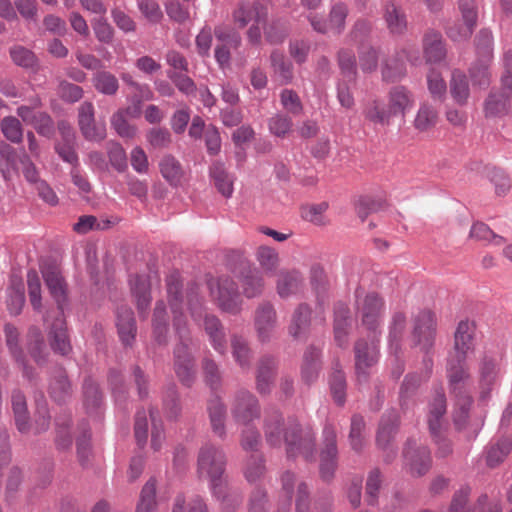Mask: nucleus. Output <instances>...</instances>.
Instances as JSON below:
<instances>
[{
  "label": "nucleus",
  "instance_id": "nucleus-1",
  "mask_svg": "<svg viewBox=\"0 0 512 512\" xmlns=\"http://www.w3.org/2000/svg\"><path fill=\"white\" fill-rule=\"evenodd\" d=\"M264 434L267 443L280 447L285 443L288 458L303 457L306 461L315 460V433L309 427L302 428L297 419L284 420L277 410L266 413Z\"/></svg>",
  "mask_w": 512,
  "mask_h": 512
},
{
  "label": "nucleus",
  "instance_id": "nucleus-2",
  "mask_svg": "<svg viewBox=\"0 0 512 512\" xmlns=\"http://www.w3.org/2000/svg\"><path fill=\"white\" fill-rule=\"evenodd\" d=\"M166 290L170 309L173 314V327L180 340L174 350L175 372L181 383L189 387L195 380V371L193 358L189 352V329L186 316L183 312L184 295L182 292L181 277L178 272H172L166 277Z\"/></svg>",
  "mask_w": 512,
  "mask_h": 512
},
{
  "label": "nucleus",
  "instance_id": "nucleus-3",
  "mask_svg": "<svg viewBox=\"0 0 512 512\" xmlns=\"http://www.w3.org/2000/svg\"><path fill=\"white\" fill-rule=\"evenodd\" d=\"M386 104L379 99L368 101L362 114L366 121L381 127L390 126L392 119L399 117L404 120L415 106V95L404 85H396L388 90Z\"/></svg>",
  "mask_w": 512,
  "mask_h": 512
},
{
  "label": "nucleus",
  "instance_id": "nucleus-4",
  "mask_svg": "<svg viewBox=\"0 0 512 512\" xmlns=\"http://www.w3.org/2000/svg\"><path fill=\"white\" fill-rule=\"evenodd\" d=\"M446 375L450 393L455 398L453 421L457 430H466L472 424L469 420V411L472 398L468 391L470 373L466 365V359L448 356Z\"/></svg>",
  "mask_w": 512,
  "mask_h": 512
},
{
  "label": "nucleus",
  "instance_id": "nucleus-5",
  "mask_svg": "<svg viewBox=\"0 0 512 512\" xmlns=\"http://www.w3.org/2000/svg\"><path fill=\"white\" fill-rule=\"evenodd\" d=\"M226 454L223 449L210 442L205 443L199 450L197 458V473L199 478L209 481L212 494L223 492L225 477Z\"/></svg>",
  "mask_w": 512,
  "mask_h": 512
},
{
  "label": "nucleus",
  "instance_id": "nucleus-6",
  "mask_svg": "<svg viewBox=\"0 0 512 512\" xmlns=\"http://www.w3.org/2000/svg\"><path fill=\"white\" fill-rule=\"evenodd\" d=\"M185 297L193 320L198 322L203 317L204 330L208 335L211 346L216 352L224 355L227 349L226 333L219 318L204 312L203 298L199 295L196 285H192L187 290Z\"/></svg>",
  "mask_w": 512,
  "mask_h": 512
},
{
  "label": "nucleus",
  "instance_id": "nucleus-7",
  "mask_svg": "<svg viewBox=\"0 0 512 512\" xmlns=\"http://www.w3.org/2000/svg\"><path fill=\"white\" fill-rule=\"evenodd\" d=\"M268 17V11L258 0H240L232 12L233 23L240 29L248 27L247 41L259 45L262 40V27Z\"/></svg>",
  "mask_w": 512,
  "mask_h": 512
},
{
  "label": "nucleus",
  "instance_id": "nucleus-8",
  "mask_svg": "<svg viewBox=\"0 0 512 512\" xmlns=\"http://www.w3.org/2000/svg\"><path fill=\"white\" fill-rule=\"evenodd\" d=\"M428 426L437 446V456L447 457L452 453V443L446 438L443 417L446 413V397L442 388L437 389L428 406Z\"/></svg>",
  "mask_w": 512,
  "mask_h": 512
},
{
  "label": "nucleus",
  "instance_id": "nucleus-9",
  "mask_svg": "<svg viewBox=\"0 0 512 512\" xmlns=\"http://www.w3.org/2000/svg\"><path fill=\"white\" fill-rule=\"evenodd\" d=\"M356 315L369 331L376 332L385 310L383 298L376 292L365 293L358 288L355 291Z\"/></svg>",
  "mask_w": 512,
  "mask_h": 512
},
{
  "label": "nucleus",
  "instance_id": "nucleus-10",
  "mask_svg": "<svg viewBox=\"0 0 512 512\" xmlns=\"http://www.w3.org/2000/svg\"><path fill=\"white\" fill-rule=\"evenodd\" d=\"M210 295L218 307L226 313L239 314L243 300L238 291L237 283L229 276H220L208 282Z\"/></svg>",
  "mask_w": 512,
  "mask_h": 512
},
{
  "label": "nucleus",
  "instance_id": "nucleus-11",
  "mask_svg": "<svg viewBox=\"0 0 512 512\" xmlns=\"http://www.w3.org/2000/svg\"><path fill=\"white\" fill-rule=\"evenodd\" d=\"M281 498L278 503V512H289L292 504L294 488L297 484L296 512H309V492L304 482L297 483L295 475L289 471L281 477Z\"/></svg>",
  "mask_w": 512,
  "mask_h": 512
},
{
  "label": "nucleus",
  "instance_id": "nucleus-12",
  "mask_svg": "<svg viewBox=\"0 0 512 512\" xmlns=\"http://www.w3.org/2000/svg\"><path fill=\"white\" fill-rule=\"evenodd\" d=\"M436 328V317L430 310H422L415 316L412 331L413 344L425 354H429L434 346Z\"/></svg>",
  "mask_w": 512,
  "mask_h": 512
},
{
  "label": "nucleus",
  "instance_id": "nucleus-13",
  "mask_svg": "<svg viewBox=\"0 0 512 512\" xmlns=\"http://www.w3.org/2000/svg\"><path fill=\"white\" fill-rule=\"evenodd\" d=\"M230 412L235 423L249 425L260 417L259 401L250 391L240 389L231 400Z\"/></svg>",
  "mask_w": 512,
  "mask_h": 512
},
{
  "label": "nucleus",
  "instance_id": "nucleus-14",
  "mask_svg": "<svg viewBox=\"0 0 512 512\" xmlns=\"http://www.w3.org/2000/svg\"><path fill=\"white\" fill-rule=\"evenodd\" d=\"M337 434L334 426L326 423L322 431L320 451V474L324 480H330L337 467Z\"/></svg>",
  "mask_w": 512,
  "mask_h": 512
},
{
  "label": "nucleus",
  "instance_id": "nucleus-15",
  "mask_svg": "<svg viewBox=\"0 0 512 512\" xmlns=\"http://www.w3.org/2000/svg\"><path fill=\"white\" fill-rule=\"evenodd\" d=\"M512 108V78H501V89L491 90L484 102V113L487 118L506 115Z\"/></svg>",
  "mask_w": 512,
  "mask_h": 512
},
{
  "label": "nucleus",
  "instance_id": "nucleus-16",
  "mask_svg": "<svg viewBox=\"0 0 512 512\" xmlns=\"http://www.w3.org/2000/svg\"><path fill=\"white\" fill-rule=\"evenodd\" d=\"M379 341L373 336L369 341L359 339L354 346L355 368L357 380L359 383L366 382L368 379L367 369L378 362L379 359Z\"/></svg>",
  "mask_w": 512,
  "mask_h": 512
},
{
  "label": "nucleus",
  "instance_id": "nucleus-17",
  "mask_svg": "<svg viewBox=\"0 0 512 512\" xmlns=\"http://www.w3.org/2000/svg\"><path fill=\"white\" fill-rule=\"evenodd\" d=\"M404 463L413 476H422L431 466L430 450L426 446H417L415 441L408 440L404 449Z\"/></svg>",
  "mask_w": 512,
  "mask_h": 512
},
{
  "label": "nucleus",
  "instance_id": "nucleus-18",
  "mask_svg": "<svg viewBox=\"0 0 512 512\" xmlns=\"http://www.w3.org/2000/svg\"><path fill=\"white\" fill-rule=\"evenodd\" d=\"M78 125L84 138L88 141L101 142L106 138L105 124H96L94 106L91 102H83L78 111Z\"/></svg>",
  "mask_w": 512,
  "mask_h": 512
},
{
  "label": "nucleus",
  "instance_id": "nucleus-19",
  "mask_svg": "<svg viewBox=\"0 0 512 512\" xmlns=\"http://www.w3.org/2000/svg\"><path fill=\"white\" fill-rule=\"evenodd\" d=\"M277 324V315L273 305L262 302L255 311L254 327L257 338L261 343H268L274 335Z\"/></svg>",
  "mask_w": 512,
  "mask_h": 512
},
{
  "label": "nucleus",
  "instance_id": "nucleus-20",
  "mask_svg": "<svg viewBox=\"0 0 512 512\" xmlns=\"http://www.w3.org/2000/svg\"><path fill=\"white\" fill-rule=\"evenodd\" d=\"M475 325L468 320L458 323L454 333L453 350L449 356L466 359L473 354L475 349Z\"/></svg>",
  "mask_w": 512,
  "mask_h": 512
},
{
  "label": "nucleus",
  "instance_id": "nucleus-21",
  "mask_svg": "<svg viewBox=\"0 0 512 512\" xmlns=\"http://www.w3.org/2000/svg\"><path fill=\"white\" fill-rule=\"evenodd\" d=\"M41 272L51 297L57 303V312H64L67 286L61 271L56 266H46L42 268Z\"/></svg>",
  "mask_w": 512,
  "mask_h": 512
},
{
  "label": "nucleus",
  "instance_id": "nucleus-22",
  "mask_svg": "<svg viewBox=\"0 0 512 512\" xmlns=\"http://www.w3.org/2000/svg\"><path fill=\"white\" fill-rule=\"evenodd\" d=\"M501 358L498 355L485 354L479 362V383L482 393L490 392L501 376Z\"/></svg>",
  "mask_w": 512,
  "mask_h": 512
},
{
  "label": "nucleus",
  "instance_id": "nucleus-23",
  "mask_svg": "<svg viewBox=\"0 0 512 512\" xmlns=\"http://www.w3.org/2000/svg\"><path fill=\"white\" fill-rule=\"evenodd\" d=\"M459 10L464 21L461 32H455L454 28L447 29V35L453 41H463L470 38L477 23L478 11L474 0H459Z\"/></svg>",
  "mask_w": 512,
  "mask_h": 512
},
{
  "label": "nucleus",
  "instance_id": "nucleus-24",
  "mask_svg": "<svg viewBox=\"0 0 512 512\" xmlns=\"http://www.w3.org/2000/svg\"><path fill=\"white\" fill-rule=\"evenodd\" d=\"M48 338L50 346L55 353L65 356L71 352L72 346L63 312H57V316L49 328Z\"/></svg>",
  "mask_w": 512,
  "mask_h": 512
},
{
  "label": "nucleus",
  "instance_id": "nucleus-25",
  "mask_svg": "<svg viewBox=\"0 0 512 512\" xmlns=\"http://www.w3.org/2000/svg\"><path fill=\"white\" fill-rule=\"evenodd\" d=\"M243 295L248 298L259 297L264 290V279L261 273L254 267H251L249 263L242 264V270L237 276Z\"/></svg>",
  "mask_w": 512,
  "mask_h": 512
},
{
  "label": "nucleus",
  "instance_id": "nucleus-26",
  "mask_svg": "<svg viewBox=\"0 0 512 512\" xmlns=\"http://www.w3.org/2000/svg\"><path fill=\"white\" fill-rule=\"evenodd\" d=\"M131 292L136 299L137 309L139 315L142 317L147 316V311L151 303V280L146 275H135L129 279Z\"/></svg>",
  "mask_w": 512,
  "mask_h": 512
},
{
  "label": "nucleus",
  "instance_id": "nucleus-27",
  "mask_svg": "<svg viewBox=\"0 0 512 512\" xmlns=\"http://www.w3.org/2000/svg\"><path fill=\"white\" fill-rule=\"evenodd\" d=\"M207 412L209 415L210 426L213 433L221 440L226 438V406L218 395H213L208 401Z\"/></svg>",
  "mask_w": 512,
  "mask_h": 512
},
{
  "label": "nucleus",
  "instance_id": "nucleus-28",
  "mask_svg": "<svg viewBox=\"0 0 512 512\" xmlns=\"http://www.w3.org/2000/svg\"><path fill=\"white\" fill-rule=\"evenodd\" d=\"M423 53L427 63H440L446 57V48L440 32L428 30L423 36Z\"/></svg>",
  "mask_w": 512,
  "mask_h": 512
},
{
  "label": "nucleus",
  "instance_id": "nucleus-29",
  "mask_svg": "<svg viewBox=\"0 0 512 512\" xmlns=\"http://www.w3.org/2000/svg\"><path fill=\"white\" fill-rule=\"evenodd\" d=\"M303 285L304 277L299 270H282L277 277L276 290L281 298H288L300 292Z\"/></svg>",
  "mask_w": 512,
  "mask_h": 512
},
{
  "label": "nucleus",
  "instance_id": "nucleus-30",
  "mask_svg": "<svg viewBox=\"0 0 512 512\" xmlns=\"http://www.w3.org/2000/svg\"><path fill=\"white\" fill-rule=\"evenodd\" d=\"M406 327V317L402 312H396L393 314L391 323L389 326V350L392 354H394V360L397 362V370L393 371V375L395 377H399L402 373V370L399 369L398 364V352L400 349V343L402 340V336Z\"/></svg>",
  "mask_w": 512,
  "mask_h": 512
},
{
  "label": "nucleus",
  "instance_id": "nucleus-31",
  "mask_svg": "<svg viewBox=\"0 0 512 512\" xmlns=\"http://www.w3.org/2000/svg\"><path fill=\"white\" fill-rule=\"evenodd\" d=\"M118 334L124 345L129 346L135 339L136 323L131 308L121 306L117 309Z\"/></svg>",
  "mask_w": 512,
  "mask_h": 512
},
{
  "label": "nucleus",
  "instance_id": "nucleus-32",
  "mask_svg": "<svg viewBox=\"0 0 512 512\" xmlns=\"http://www.w3.org/2000/svg\"><path fill=\"white\" fill-rule=\"evenodd\" d=\"M168 319L169 317L164 301H157L153 312L152 330L154 340L160 345L165 344L168 339Z\"/></svg>",
  "mask_w": 512,
  "mask_h": 512
},
{
  "label": "nucleus",
  "instance_id": "nucleus-33",
  "mask_svg": "<svg viewBox=\"0 0 512 512\" xmlns=\"http://www.w3.org/2000/svg\"><path fill=\"white\" fill-rule=\"evenodd\" d=\"M210 176L214 181L217 190L226 198H230L233 194L234 178L229 174L222 162L215 161L210 166Z\"/></svg>",
  "mask_w": 512,
  "mask_h": 512
},
{
  "label": "nucleus",
  "instance_id": "nucleus-34",
  "mask_svg": "<svg viewBox=\"0 0 512 512\" xmlns=\"http://www.w3.org/2000/svg\"><path fill=\"white\" fill-rule=\"evenodd\" d=\"M437 121V109L427 101L421 102L413 120L415 130L418 132H426L433 128L437 124Z\"/></svg>",
  "mask_w": 512,
  "mask_h": 512
},
{
  "label": "nucleus",
  "instance_id": "nucleus-35",
  "mask_svg": "<svg viewBox=\"0 0 512 512\" xmlns=\"http://www.w3.org/2000/svg\"><path fill=\"white\" fill-rule=\"evenodd\" d=\"M383 17L390 33L394 35H401L406 31V14L394 3L389 2L385 5Z\"/></svg>",
  "mask_w": 512,
  "mask_h": 512
},
{
  "label": "nucleus",
  "instance_id": "nucleus-36",
  "mask_svg": "<svg viewBox=\"0 0 512 512\" xmlns=\"http://www.w3.org/2000/svg\"><path fill=\"white\" fill-rule=\"evenodd\" d=\"M397 427L398 414L396 411L391 410L382 416L376 437L379 447L385 449L389 445L396 433Z\"/></svg>",
  "mask_w": 512,
  "mask_h": 512
},
{
  "label": "nucleus",
  "instance_id": "nucleus-37",
  "mask_svg": "<svg viewBox=\"0 0 512 512\" xmlns=\"http://www.w3.org/2000/svg\"><path fill=\"white\" fill-rule=\"evenodd\" d=\"M4 331H5V336H6V343H7V346L9 348L11 354L13 355L15 360L22 365L23 376L30 381L33 380L34 379L33 369L28 367V365L24 362L23 353L18 347L19 334H18L17 329L10 324H6Z\"/></svg>",
  "mask_w": 512,
  "mask_h": 512
},
{
  "label": "nucleus",
  "instance_id": "nucleus-38",
  "mask_svg": "<svg viewBox=\"0 0 512 512\" xmlns=\"http://www.w3.org/2000/svg\"><path fill=\"white\" fill-rule=\"evenodd\" d=\"M320 367V350L315 347H309L304 353L301 369L303 381L307 384L316 381L319 376Z\"/></svg>",
  "mask_w": 512,
  "mask_h": 512
},
{
  "label": "nucleus",
  "instance_id": "nucleus-39",
  "mask_svg": "<svg viewBox=\"0 0 512 512\" xmlns=\"http://www.w3.org/2000/svg\"><path fill=\"white\" fill-rule=\"evenodd\" d=\"M407 74L405 61L399 52L388 58L382 67V78L386 82L394 83L402 80Z\"/></svg>",
  "mask_w": 512,
  "mask_h": 512
},
{
  "label": "nucleus",
  "instance_id": "nucleus-40",
  "mask_svg": "<svg viewBox=\"0 0 512 512\" xmlns=\"http://www.w3.org/2000/svg\"><path fill=\"white\" fill-rule=\"evenodd\" d=\"M11 402L17 429L21 433H26L29 430V422L25 395L19 389H15L12 391Z\"/></svg>",
  "mask_w": 512,
  "mask_h": 512
},
{
  "label": "nucleus",
  "instance_id": "nucleus-41",
  "mask_svg": "<svg viewBox=\"0 0 512 512\" xmlns=\"http://www.w3.org/2000/svg\"><path fill=\"white\" fill-rule=\"evenodd\" d=\"M311 320V309L307 304H300L294 311L289 326V334L293 338H300L303 336Z\"/></svg>",
  "mask_w": 512,
  "mask_h": 512
},
{
  "label": "nucleus",
  "instance_id": "nucleus-42",
  "mask_svg": "<svg viewBox=\"0 0 512 512\" xmlns=\"http://www.w3.org/2000/svg\"><path fill=\"white\" fill-rule=\"evenodd\" d=\"M231 348L235 362L243 370L250 369L252 353L248 341L244 337L234 334L231 337Z\"/></svg>",
  "mask_w": 512,
  "mask_h": 512
},
{
  "label": "nucleus",
  "instance_id": "nucleus-43",
  "mask_svg": "<svg viewBox=\"0 0 512 512\" xmlns=\"http://www.w3.org/2000/svg\"><path fill=\"white\" fill-rule=\"evenodd\" d=\"M0 172L5 180H11L17 174V154L7 143L0 144Z\"/></svg>",
  "mask_w": 512,
  "mask_h": 512
},
{
  "label": "nucleus",
  "instance_id": "nucleus-44",
  "mask_svg": "<svg viewBox=\"0 0 512 512\" xmlns=\"http://www.w3.org/2000/svg\"><path fill=\"white\" fill-rule=\"evenodd\" d=\"M49 392L54 401L58 403L65 402L71 395V385L65 372L58 369L50 381Z\"/></svg>",
  "mask_w": 512,
  "mask_h": 512
},
{
  "label": "nucleus",
  "instance_id": "nucleus-45",
  "mask_svg": "<svg viewBox=\"0 0 512 512\" xmlns=\"http://www.w3.org/2000/svg\"><path fill=\"white\" fill-rule=\"evenodd\" d=\"M25 303L24 287L21 279L12 277L8 288L7 308L12 315H18Z\"/></svg>",
  "mask_w": 512,
  "mask_h": 512
},
{
  "label": "nucleus",
  "instance_id": "nucleus-46",
  "mask_svg": "<svg viewBox=\"0 0 512 512\" xmlns=\"http://www.w3.org/2000/svg\"><path fill=\"white\" fill-rule=\"evenodd\" d=\"M159 167L160 172L166 181L173 186L180 184L183 171L179 161H177L173 156H164L159 163Z\"/></svg>",
  "mask_w": 512,
  "mask_h": 512
},
{
  "label": "nucleus",
  "instance_id": "nucleus-47",
  "mask_svg": "<svg viewBox=\"0 0 512 512\" xmlns=\"http://www.w3.org/2000/svg\"><path fill=\"white\" fill-rule=\"evenodd\" d=\"M28 337V350L30 355L39 365L44 364L46 362L47 351L41 331L33 327L29 330Z\"/></svg>",
  "mask_w": 512,
  "mask_h": 512
},
{
  "label": "nucleus",
  "instance_id": "nucleus-48",
  "mask_svg": "<svg viewBox=\"0 0 512 512\" xmlns=\"http://www.w3.org/2000/svg\"><path fill=\"white\" fill-rule=\"evenodd\" d=\"M156 508V482L151 478L145 483L140 492L136 512H155Z\"/></svg>",
  "mask_w": 512,
  "mask_h": 512
},
{
  "label": "nucleus",
  "instance_id": "nucleus-49",
  "mask_svg": "<svg viewBox=\"0 0 512 512\" xmlns=\"http://www.w3.org/2000/svg\"><path fill=\"white\" fill-rule=\"evenodd\" d=\"M95 89L104 95H115L119 88L118 79L108 71H98L92 78Z\"/></svg>",
  "mask_w": 512,
  "mask_h": 512
},
{
  "label": "nucleus",
  "instance_id": "nucleus-50",
  "mask_svg": "<svg viewBox=\"0 0 512 512\" xmlns=\"http://www.w3.org/2000/svg\"><path fill=\"white\" fill-rule=\"evenodd\" d=\"M263 33L270 44H281L289 34V27L286 21L274 19L264 26Z\"/></svg>",
  "mask_w": 512,
  "mask_h": 512
},
{
  "label": "nucleus",
  "instance_id": "nucleus-51",
  "mask_svg": "<svg viewBox=\"0 0 512 512\" xmlns=\"http://www.w3.org/2000/svg\"><path fill=\"white\" fill-rule=\"evenodd\" d=\"M450 91L453 99L460 105L466 104L469 95V84L465 74L454 72L450 82Z\"/></svg>",
  "mask_w": 512,
  "mask_h": 512
},
{
  "label": "nucleus",
  "instance_id": "nucleus-52",
  "mask_svg": "<svg viewBox=\"0 0 512 512\" xmlns=\"http://www.w3.org/2000/svg\"><path fill=\"white\" fill-rule=\"evenodd\" d=\"M71 417L69 414L64 413L58 416L55 420L56 426V445L59 449H67L72 444V436L70 433Z\"/></svg>",
  "mask_w": 512,
  "mask_h": 512
},
{
  "label": "nucleus",
  "instance_id": "nucleus-53",
  "mask_svg": "<svg viewBox=\"0 0 512 512\" xmlns=\"http://www.w3.org/2000/svg\"><path fill=\"white\" fill-rule=\"evenodd\" d=\"M255 256L260 267L267 274L274 273L279 266L278 252L269 246L258 247Z\"/></svg>",
  "mask_w": 512,
  "mask_h": 512
},
{
  "label": "nucleus",
  "instance_id": "nucleus-54",
  "mask_svg": "<svg viewBox=\"0 0 512 512\" xmlns=\"http://www.w3.org/2000/svg\"><path fill=\"white\" fill-rule=\"evenodd\" d=\"M348 12V7L343 2H336L331 6L328 17L331 31L336 34H341L344 31Z\"/></svg>",
  "mask_w": 512,
  "mask_h": 512
},
{
  "label": "nucleus",
  "instance_id": "nucleus-55",
  "mask_svg": "<svg viewBox=\"0 0 512 512\" xmlns=\"http://www.w3.org/2000/svg\"><path fill=\"white\" fill-rule=\"evenodd\" d=\"M107 156L111 166L118 172H124L127 165V155L125 149L119 142L109 141L106 144Z\"/></svg>",
  "mask_w": 512,
  "mask_h": 512
},
{
  "label": "nucleus",
  "instance_id": "nucleus-56",
  "mask_svg": "<svg viewBox=\"0 0 512 512\" xmlns=\"http://www.w3.org/2000/svg\"><path fill=\"white\" fill-rule=\"evenodd\" d=\"M338 65L341 74L348 82H354L356 79L357 68L356 59L352 50L341 49L338 52Z\"/></svg>",
  "mask_w": 512,
  "mask_h": 512
},
{
  "label": "nucleus",
  "instance_id": "nucleus-57",
  "mask_svg": "<svg viewBox=\"0 0 512 512\" xmlns=\"http://www.w3.org/2000/svg\"><path fill=\"white\" fill-rule=\"evenodd\" d=\"M164 413L169 420H175L181 412V405L179 395L174 384H170L164 394L163 398Z\"/></svg>",
  "mask_w": 512,
  "mask_h": 512
},
{
  "label": "nucleus",
  "instance_id": "nucleus-58",
  "mask_svg": "<svg viewBox=\"0 0 512 512\" xmlns=\"http://www.w3.org/2000/svg\"><path fill=\"white\" fill-rule=\"evenodd\" d=\"M1 132L12 143L19 144L23 140L22 125L14 116H6L1 120Z\"/></svg>",
  "mask_w": 512,
  "mask_h": 512
},
{
  "label": "nucleus",
  "instance_id": "nucleus-59",
  "mask_svg": "<svg viewBox=\"0 0 512 512\" xmlns=\"http://www.w3.org/2000/svg\"><path fill=\"white\" fill-rule=\"evenodd\" d=\"M491 60L478 59L469 69V75L474 86L486 88L490 84V72L488 69Z\"/></svg>",
  "mask_w": 512,
  "mask_h": 512
},
{
  "label": "nucleus",
  "instance_id": "nucleus-60",
  "mask_svg": "<svg viewBox=\"0 0 512 512\" xmlns=\"http://www.w3.org/2000/svg\"><path fill=\"white\" fill-rule=\"evenodd\" d=\"M364 430H365V421L360 415H353L351 418L350 432H349V442L351 448L356 452L362 450L364 446Z\"/></svg>",
  "mask_w": 512,
  "mask_h": 512
},
{
  "label": "nucleus",
  "instance_id": "nucleus-61",
  "mask_svg": "<svg viewBox=\"0 0 512 512\" xmlns=\"http://www.w3.org/2000/svg\"><path fill=\"white\" fill-rule=\"evenodd\" d=\"M265 472L263 456L260 453H253L246 461L244 476L249 483L258 481Z\"/></svg>",
  "mask_w": 512,
  "mask_h": 512
},
{
  "label": "nucleus",
  "instance_id": "nucleus-62",
  "mask_svg": "<svg viewBox=\"0 0 512 512\" xmlns=\"http://www.w3.org/2000/svg\"><path fill=\"white\" fill-rule=\"evenodd\" d=\"M203 373L205 383L209 386L212 392H216L222 385V375L216 362L210 358L203 360Z\"/></svg>",
  "mask_w": 512,
  "mask_h": 512
},
{
  "label": "nucleus",
  "instance_id": "nucleus-63",
  "mask_svg": "<svg viewBox=\"0 0 512 512\" xmlns=\"http://www.w3.org/2000/svg\"><path fill=\"white\" fill-rule=\"evenodd\" d=\"M330 389L335 402L342 406L346 400V379L343 371L336 366L330 380Z\"/></svg>",
  "mask_w": 512,
  "mask_h": 512
},
{
  "label": "nucleus",
  "instance_id": "nucleus-64",
  "mask_svg": "<svg viewBox=\"0 0 512 512\" xmlns=\"http://www.w3.org/2000/svg\"><path fill=\"white\" fill-rule=\"evenodd\" d=\"M172 512H208V509L200 496H194L187 502L183 495H178L175 498Z\"/></svg>",
  "mask_w": 512,
  "mask_h": 512
}]
</instances>
